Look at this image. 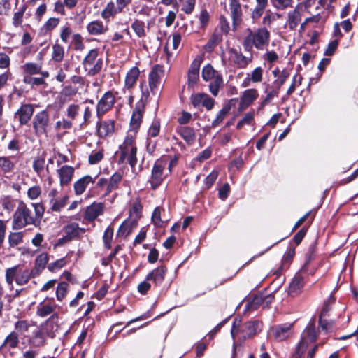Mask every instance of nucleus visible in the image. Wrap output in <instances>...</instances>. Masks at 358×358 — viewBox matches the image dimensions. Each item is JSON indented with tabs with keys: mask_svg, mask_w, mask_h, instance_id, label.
Segmentation results:
<instances>
[{
	"mask_svg": "<svg viewBox=\"0 0 358 358\" xmlns=\"http://www.w3.org/2000/svg\"><path fill=\"white\" fill-rule=\"evenodd\" d=\"M31 209L23 201H20L13 215L12 228L14 230H20L27 225L38 227L41 222L44 214V207L41 203H33Z\"/></svg>",
	"mask_w": 358,
	"mask_h": 358,
	"instance_id": "f257e3e1",
	"label": "nucleus"
},
{
	"mask_svg": "<svg viewBox=\"0 0 358 358\" xmlns=\"http://www.w3.org/2000/svg\"><path fill=\"white\" fill-rule=\"evenodd\" d=\"M247 35L243 39V46L247 52H251L255 47L257 50H262L267 47L270 42V32L266 27H260L252 31L246 30Z\"/></svg>",
	"mask_w": 358,
	"mask_h": 358,
	"instance_id": "f03ea898",
	"label": "nucleus"
},
{
	"mask_svg": "<svg viewBox=\"0 0 358 358\" xmlns=\"http://www.w3.org/2000/svg\"><path fill=\"white\" fill-rule=\"evenodd\" d=\"M135 138L134 134H127L124 142L115 152L118 164L128 163L133 172L136 171L135 166L137 163V148L135 144Z\"/></svg>",
	"mask_w": 358,
	"mask_h": 358,
	"instance_id": "7ed1b4c3",
	"label": "nucleus"
},
{
	"mask_svg": "<svg viewBox=\"0 0 358 358\" xmlns=\"http://www.w3.org/2000/svg\"><path fill=\"white\" fill-rule=\"evenodd\" d=\"M36 275L24 265L17 264L8 268L5 271V280L10 289H13V282L17 285H26L31 278H36Z\"/></svg>",
	"mask_w": 358,
	"mask_h": 358,
	"instance_id": "20e7f679",
	"label": "nucleus"
},
{
	"mask_svg": "<svg viewBox=\"0 0 358 358\" xmlns=\"http://www.w3.org/2000/svg\"><path fill=\"white\" fill-rule=\"evenodd\" d=\"M53 329L54 324L50 320H47L43 324L37 327L28 339L30 347L39 348L45 346L47 337L54 338L55 336Z\"/></svg>",
	"mask_w": 358,
	"mask_h": 358,
	"instance_id": "39448f33",
	"label": "nucleus"
},
{
	"mask_svg": "<svg viewBox=\"0 0 358 358\" xmlns=\"http://www.w3.org/2000/svg\"><path fill=\"white\" fill-rule=\"evenodd\" d=\"M259 323L257 321L248 322L241 327V320L236 317L233 322L231 334L234 340L238 338L245 341L255 335Z\"/></svg>",
	"mask_w": 358,
	"mask_h": 358,
	"instance_id": "423d86ee",
	"label": "nucleus"
},
{
	"mask_svg": "<svg viewBox=\"0 0 358 358\" xmlns=\"http://www.w3.org/2000/svg\"><path fill=\"white\" fill-rule=\"evenodd\" d=\"M174 164V160H171L169 164H168V162L164 159H157L155 162L151 171V176L148 180V183L150 185L152 189L155 190L162 185L166 176V175L164 174V170L166 166L169 165V171L171 172V167Z\"/></svg>",
	"mask_w": 358,
	"mask_h": 358,
	"instance_id": "0eeeda50",
	"label": "nucleus"
},
{
	"mask_svg": "<svg viewBox=\"0 0 358 358\" xmlns=\"http://www.w3.org/2000/svg\"><path fill=\"white\" fill-rule=\"evenodd\" d=\"M32 128L38 138L46 136L50 128V115L46 110L37 113L32 120Z\"/></svg>",
	"mask_w": 358,
	"mask_h": 358,
	"instance_id": "6e6552de",
	"label": "nucleus"
},
{
	"mask_svg": "<svg viewBox=\"0 0 358 358\" xmlns=\"http://www.w3.org/2000/svg\"><path fill=\"white\" fill-rule=\"evenodd\" d=\"M99 51L98 48L90 50L83 61V67L89 76H94L102 69L103 59L99 57Z\"/></svg>",
	"mask_w": 358,
	"mask_h": 358,
	"instance_id": "1a4fd4ad",
	"label": "nucleus"
},
{
	"mask_svg": "<svg viewBox=\"0 0 358 358\" xmlns=\"http://www.w3.org/2000/svg\"><path fill=\"white\" fill-rule=\"evenodd\" d=\"M57 308L58 306L55 303L54 298L46 297L37 305L36 314L42 318L51 315L48 320L53 323L52 318L58 317L57 313H55Z\"/></svg>",
	"mask_w": 358,
	"mask_h": 358,
	"instance_id": "9d476101",
	"label": "nucleus"
},
{
	"mask_svg": "<svg viewBox=\"0 0 358 358\" xmlns=\"http://www.w3.org/2000/svg\"><path fill=\"white\" fill-rule=\"evenodd\" d=\"M164 76V69L163 66L156 64L153 66L148 74V85L150 92L155 95L159 90L162 78Z\"/></svg>",
	"mask_w": 358,
	"mask_h": 358,
	"instance_id": "9b49d317",
	"label": "nucleus"
},
{
	"mask_svg": "<svg viewBox=\"0 0 358 358\" xmlns=\"http://www.w3.org/2000/svg\"><path fill=\"white\" fill-rule=\"evenodd\" d=\"M145 106H144V102L143 101H138L133 110L131 122H130V131L128 134H134L138 130L143 117Z\"/></svg>",
	"mask_w": 358,
	"mask_h": 358,
	"instance_id": "f8f14e48",
	"label": "nucleus"
},
{
	"mask_svg": "<svg viewBox=\"0 0 358 358\" xmlns=\"http://www.w3.org/2000/svg\"><path fill=\"white\" fill-rule=\"evenodd\" d=\"M316 339L317 334L315 325L313 323H309L302 334L301 341L296 346L297 352L304 353L309 343L315 342Z\"/></svg>",
	"mask_w": 358,
	"mask_h": 358,
	"instance_id": "ddd939ff",
	"label": "nucleus"
},
{
	"mask_svg": "<svg viewBox=\"0 0 358 358\" xmlns=\"http://www.w3.org/2000/svg\"><path fill=\"white\" fill-rule=\"evenodd\" d=\"M115 102V94L111 91L106 92L96 105V115L101 119L103 115L109 111Z\"/></svg>",
	"mask_w": 358,
	"mask_h": 358,
	"instance_id": "4468645a",
	"label": "nucleus"
},
{
	"mask_svg": "<svg viewBox=\"0 0 358 358\" xmlns=\"http://www.w3.org/2000/svg\"><path fill=\"white\" fill-rule=\"evenodd\" d=\"M190 101L196 108H205L207 110L213 109L215 100L206 93H195L190 96Z\"/></svg>",
	"mask_w": 358,
	"mask_h": 358,
	"instance_id": "2eb2a0df",
	"label": "nucleus"
},
{
	"mask_svg": "<svg viewBox=\"0 0 358 358\" xmlns=\"http://www.w3.org/2000/svg\"><path fill=\"white\" fill-rule=\"evenodd\" d=\"M229 59L238 69H245L252 62V57L244 56L240 50L235 48L228 50Z\"/></svg>",
	"mask_w": 358,
	"mask_h": 358,
	"instance_id": "dca6fc26",
	"label": "nucleus"
},
{
	"mask_svg": "<svg viewBox=\"0 0 358 358\" xmlns=\"http://www.w3.org/2000/svg\"><path fill=\"white\" fill-rule=\"evenodd\" d=\"M230 15L234 29L239 26L243 20V10L241 0H229Z\"/></svg>",
	"mask_w": 358,
	"mask_h": 358,
	"instance_id": "f3484780",
	"label": "nucleus"
},
{
	"mask_svg": "<svg viewBox=\"0 0 358 358\" xmlns=\"http://www.w3.org/2000/svg\"><path fill=\"white\" fill-rule=\"evenodd\" d=\"M34 108L31 104H22L18 110L15 112L14 117L17 119L20 125L27 124L31 120Z\"/></svg>",
	"mask_w": 358,
	"mask_h": 358,
	"instance_id": "a211bd4d",
	"label": "nucleus"
},
{
	"mask_svg": "<svg viewBox=\"0 0 358 358\" xmlns=\"http://www.w3.org/2000/svg\"><path fill=\"white\" fill-rule=\"evenodd\" d=\"M97 178V176L93 177L90 175H85L79 178L73 184L75 194L76 196L82 195L90 185L95 183Z\"/></svg>",
	"mask_w": 358,
	"mask_h": 358,
	"instance_id": "6ab92c4d",
	"label": "nucleus"
},
{
	"mask_svg": "<svg viewBox=\"0 0 358 358\" xmlns=\"http://www.w3.org/2000/svg\"><path fill=\"white\" fill-rule=\"evenodd\" d=\"M292 324H283L275 326L270 329V334L278 341H284L292 334Z\"/></svg>",
	"mask_w": 358,
	"mask_h": 358,
	"instance_id": "aec40b11",
	"label": "nucleus"
},
{
	"mask_svg": "<svg viewBox=\"0 0 358 358\" xmlns=\"http://www.w3.org/2000/svg\"><path fill=\"white\" fill-rule=\"evenodd\" d=\"M104 211V204L101 202H93L85 210L84 218L88 222L95 220Z\"/></svg>",
	"mask_w": 358,
	"mask_h": 358,
	"instance_id": "412c9836",
	"label": "nucleus"
},
{
	"mask_svg": "<svg viewBox=\"0 0 358 358\" xmlns=\"http://www.w3.org/2000/svg\"><path fill=\"white\" fill-rule=\"evenodd\" d=\"M302 19V13L299 5H297L293 10L287 14L286 26L290 30H295L300 24Z\"/></svg>",
	"mask_w": 358,
	"mask_h": 358,
	"instance_id": "4be33fe9",
	"label": "nucleus"
},
{
	"mask_svg": "<svg viewBox=\"0 0 358 358\" xmlns=\"http://www.w3.org/2000/svg\"><path fill=\"white\" fill-rule=\"evenodd\" d=\"M86 30L90 35L98 36L106 34L108 31V27L101 20H95L87 24Z\"/></svg>",
	"mask_w": 358,
	"mask_h": 358,
	"instance_id": "5701e85b",
	"label": "nucleus"
},
{
	"mask_svg": "<svg viewBox=\"0 0 358 358\" xmlns=\"http://www.w3.org/2000/svg\"><path fill=\"white\" fill-rule=\"evenodd\" d=\"M123 12L119 6L113 1H108L101 12V17L106 22L113 20L115 15Z\"/></svg>",
	"mask_w": 358,
	"mask_h": 358,
	"instance_id": "b1692460",
	"label": "nucleus"
},
{
	"mask_svg": "<svg viewBox=\"0 0 358 358\" xmlns=\"http://www.w3.org/2000/svg\"><path fill=\"white\" fill-rule=\"evenodd\" d=\"M15 164L10 157H0V176L10 179L14 172Z\"/></svg>",
	"mask_w": 358,
	"mask_h": 358,
	"instance_id": "393cba45",
	"label": "nucleus"
},
{
	"mask_svg": "<svg viewBox=\"0 0 358 358\" xmlns=\"http://www.w3.org/2000/svg\"><path fill=\"white\" fill-rule=\"evenodd\" d=\"M201 62L200 59H196L190 65L187 73V85L189 87H193L199 80Z\"/></svg>",
	"mask_w": 358,
	"mask_h": 358,
	"instance_id": "a878e982",
	"label": "nucleus"
},
{
	"mask_svg": "<svg viewBox=\"0 0 358 358\" xmlns=\"http://www.w3.org/2000/svg\"><path fill=\"white\" fill-rule=\"evenodd\" d=\"M140 76V70L137 66H133L128 71L124 79V90L131 91L136 85Z\"/></svg>",
	"mask_w": 358,
	"mask_h": 358,
	"instance_id": "bb28decb",
	"label": "nucleus"
},
{
	"mask_svg": "<svg viewBox=\"0 0 358 358\" xmlns=\"http://www.w3.org/2000/svg\"><path fill=\"white\" fill-rule=\"evenodd\" d=\"M182 36L178 32H175L172 34L171 41L170 42V37L169 38L166 44L164 47V51L166 55L167 62H169L173 56V52L170 50V45L173 50H177L180 45Z\"/></svg>",
	"mask_w": 358,
	"mask_h": 358,
	"instance_id": "cd10ccee",
	"label": "nucleus"
},
{
	"mask_svg": "<svg viewBox=\"0 0 358 358\" xmlns=\"http://www.w3.org/2000/svg\"><path fill=\"white\" fill-rule=\"evenodd\" d=\"M74 171L73 167L68 165H64L57 170L61 186L67 185L71 182Z\"/></svg>",
	"mask_w": 358,
	"mask_h": 358,
	"instance_id": "c85d7f7f",
	"label": "nucleus"
},
{
	"mask_svg": "<svg viewBox=\"0 0 358 358\" xmlns=\"http://www.w3.org/2000/svg\"><path fill=\"white\" fill-rule=\"evenodd\" d=\"M166 273V268L164 266H160L157 268L152 270L146 276V280L152 281L155 285H160L165 277Z\"/></svg>",
	"mask_w": 358,
	"mask_h": 358,
	"instance_id": "c756f323",
	"label": "nucleus"
},
{
	"mask_svg": "<svg viewBox=\"0 0 358 358\" xmlns=\"http://www.w3.org/2000/svg\"><path fill=\"white\" fill-rule=\"evenodd\" d=\"M49 260V255L47 252H41L37 255L35 262L34 266L31 268L36 276H38L41 272L45 269Z\"/></svg>",
	"mask_w": 358,
	"mask_h": 358,
	"instance_id": "7c9ffc66",
	"label": "nucleus"
},
{
	"mask_svg": "<svg viewBox=\"0 0 358 358\" xmlns=\"http://www.w3.org/2000/svg\"><path fill=\"white\" fill-rule=\"evenodd\" d=\"M176 132L188 144L192 145L196 139L195 132L193 128L180 126L176 128Z\"/></svg>",
	"mask_w": 358,
	"mask_h": 358,
	"instance_id": "2f4dec72",
	"label": "nucleus"
},
{
	"mask_svg": "<svg viewBox=\"0 0 358 358\" xmlns=\"http://www.w3.org/2000/svg\"><path fill=\"white\" fill-rule=\"evenodd\" d=\"M258 96L257 90L255 89H248L244 91L240 99V108L248 107Z\"/></svg>",
	"mask_w": 358,
	"mask_h": 358,
	"instance_id": "473e14b6",
	"label": "nucleus"
},
{
	"mask_svg": "<svg viewBox=\"0 0 358 358\" xmlns=\"http://www.w3.org/2000/svg\"><path fill=\"white\" fill-rule=\"evenodd\" d=\"M64 231L66 234V238L69 240L78 238L80 234L85 232L84 228L79 227L78 223L72 222L64 227Z\"/></svg>",
	"mask_w": 358,
	"mask_h": 358,
	"instance_id": "72a5a7b5",
	"label": "nucleus"
},
{
	"mask_svg": "<svg viewBox=\"0 0 358 358\" xmlns=\"http://www.w3.org/2000/svg\"><path fill=\"white\" fill-rule=\"evenodd\" d=\"M41 77H32L28 75H24L23 83L31 86H40L45 84V79L49 76L47 71H43L40 74Z\"/></svg>",
	"mask_w": 358,
	"mask_h": 358,
	"instance_id": "f704fd0d",
	"label": "nucleus"
},
{
	"mask_svg": "<svg viewBox=\"0 0 358 358\" xmlns=\"http://www.w3.org/2000/svg\"><path fill=\"white\" fill-rule=\"evenodd\" d=\"M303 285V278L300 275H296L289 285V294L292 296L297 295L301 292Z\"/></svg>",
	"mask_w": 358,
	"mask_h": 358,
	"instance_id": "c9c22d12",
	"label": "nucleus"
},
{
	"mask_svg": "<svg viewBox=\"0 0 358 358\" xmlns=\"http://www.w3.org/2000/svg\"><path fill=\"white\" fill-rule=\"evenodd\" d=\"M122 179V175L120 172L114 173L108 180V185L106 188V192L103 194L104 196L110 194L113 191L116 190L119 187V184Z\"/></svg>",
	"mask_w": 358,
	"mask_h": 358,
	"instance_id": "e433bc0d",
	"label": "nucleus"
},
{
	"mask_svg": "<svg viewBox=\"0 0 358 358\" xmlns=\"http://www.w3.org/2000/svg\"><path fill=\"white\" fill-rule=\"evenodd\" d=\"M223 34L218 29H215L204 48L206 51H212L223 39Z\"/></svg>",
	"mask_w": 358,
	"mask_h": 358,
	"instance_id": "4c0bfd02",
	"label": "nucleus"
},
{
	"mask_svg": "<svg viewBox=\"0 0 358 358\" xmlns=\"http://www.w3.org/2000/svg\"><path fill=\"white\" fill-rule=\"evenodd\" d=\"M97 129L99 135L101 137H106L113 133L114 130V122L113 120H106L97 122Z\"/></svg>",
	"mask_w": 358,
	"mask_h": 358,
	"instance_id": "58836bf2",
	"label": "nucleus"
},
{
	"mask_svg": "<svg viewBox=\"0 0 358 358\" xmlns=\"http://www.w3.org/2000/svg\"><path fill=\"white\" fill-rule=\"evenodd\" d=\"M22 69L23 70L24 75H35V74H41L43 71L42 65L41 64L34 63V62H27L22 66Z\"/></svg>",
	"mask_w": 358,
	"mask_h": 358,
	"instance_id": "ea45409f",
	"label": "nucleus"
},
{
	"mask_svg": "<svg viewBox=\"0 0 358 358\" xmlns=\"http://www.w3.org/2000/svg\"><path fill=\"white\" fill-rule=\"evenodd\" d=\"M210 80L211 82L209 84V90L214 96H217L220 89L223 86L222 76V74H217L215 78Z\"/></svg>",
	"mask_w": 358,
	"mask_h": 358,
	"instance_id": "a19ab883",
	"label": "nucleus"
},
{
	"mask_svg": "<svg viewBox=\"0 0 358 358\" xmlns=\"http://www.w3.org/2000/svg\"><path fill=\"white\" fill-rule=\"evenodd\" d=\"M131 27L138 38H143L146 36L145 24L143 21L136 19L132 22Z\"/></svg>",
	"mask_w": 358,
	"mask_h": 358,
	"instance_id": "79ce46f5",
	"label": "nucleus"
},
{
	"mask_svg": "<svg viewBox=\"0 0 358 358\" xmlns=\"http://www.w3.org/2000/svg\"><path fill=\"white\" fill-rule=\"evenodd\" d=\"M231 110L230 105H225L222 107V108L218 112L216 115L215 120L212 122L211 126L212 127H216L219 126L223 120L225 119L227 115L229 114Z\"/></svg>",
	"mask_w": 358,
	"mask_h": 358,
	"instance_id": "37998d69",
	"label": "nucleus"
},
{
	"mask_svg": "<svg viewBox=\"0 0 358 358\" xmlns=\"http://www.w3.org/2000/svg\"><path fill=\"white\" fill-rule=\"evenodd\" d=\"M32 324L27 320H18L14 324L15 331L18 335H24L28 332Z\"/></svg>",
	"mask_w": 358,
	"mask_h": 358,
	"instance_id": "c03bdc74",
	"label": "nucleus"
},
{
	"mask_svg": "<svg viewBox=\"0 0 358 358\" xmlns=\"http://www.w3.org/2000/svg\"><path fill=\"white\" fill-rule=\"evenodd\" d=\"M19 344V335L17 332L11 331L5 338L3 345L13 349Z\"/></svg>",
	"mask_w": 358,
	"mask_h": 358,
	"instance_id": "a18cd8bd",
	"label": "nucleus"
},
{
	"mask_svg": "<svg viewBox=\"0 0 358 358\" xmlns=\"http://www.w3.org/2000/svg\"><path fill=\"white\" fill-rule=\"evenodd\" d=\"M64 48L62 45L55 43L52 45L51 57L55 62H61L64 59Z\"/></svg>",
	"mask_w": 358,
	"mask_h": 358,
	"instance_id": "49530a36",
	"label": "nucleus"
},
{
	"mask_svg": "<svg viewBox=\"0 0 358 358\" xmlns=\"http://www.w3.org/2000/svg\"><path fill=\"white\" fill-rule=\"evenodd\" d=\"M69 196H64L59 199H50V208L52 211L59 212L62 208H64L67 202H68Z\"/></svg>",
	"mask_w": 358,
	"mask_h": 358,
	"instance_id": "de8ad7c7",
	"label": "nucleus"
},
{
	"mask_svg": "<svg viewBox=\"0 0 358 358\" xmlns=\"http://www.w3.org/2000/svg\"><path fill=\"white\" fill-rule=\"evenodd\" d=\"M69 285L66 282H61L56 289V298L58 301H62L69 292Z\"/></svg>",
	"mask_w": 358,
	"mask_h": 358,
	"instance_id": "09e8293b",
	"label": "nucleus"
},
{
	"mask_svg": "<svg viewBox=\"0 0 358 358\" xmlns=\"http://www.w3.org/2000/svg\"><path fill=\"white\" fill-rule=\"evenodd\" d=\"M217 74H221L215 71L210 64L206 65L202 69V78L205 81H210L215 78Z\"/></svg>",
	"mask_w": 358,
	"mask_h": 358,
	"instance_id": "8fccbe9b",
	"label": "nucleus"
},
{
	"mask_svg": "<svg viewBox=\"0 0 358 358\" xmlns=\"http://www.w3.org/2000/svg\"><path fill=\"white\" fill-rule=\"evenodd\" d=\"M273 6L278 10H284L293 7L294 0H271Z\"/></svg>",
	"mask_w": 358,
	"mask_h": 358,
	"instance_id": "3c124183",
	"label": "nucleus"
},
{
	"mask_svg": "<svg viewBox=\"0 0 358 358\" xmlns=\"http://www.w3.org/2000/svg\"><path fill=\"white\" fill-rule=\"evenodd\" d=\"M151 8L145 4L140 5L138 3H134L132 5V11L138 15L149 16L150 15Z\"/></svg>",
	"mask_w": 358,
	"mask_h": 358,
	"instance_id": "603ef678",
	"label": "nucleus"
},
{
	"mask_svg": "<svg viewBox=\"0 0 358 358\" xmlns=\"http://www.w3.org/2000/svg\"><path fill=\"white\" fill-rule=\"evenodd\" d=\"M67 264V260L65 257H62L56 260L54 262H52L48 265V269L52 273L57 272L63 267H64Z\"/></svg>",
	"mask_w": 358,
	"mask_h": 358,
	"instance_id": "864d4df0",
	"label": "nucleus"
},
{
	"mask_svg": "<svg viewBox=\"0 0 358 358\" xmlns=\"http://www.w3.org/2000/svg\"><path fill=\"white\" fill-rule=\"evenodd\" d=\"M160 131V122L159 120H154L148 130V138L157 137Z\"/></svg>",
	"mask_w": 358,
	"mask_h": 358,
	"instance_id": "5fc2aeb1",
	"label": "nucleus"
},
{
	"mask_svg": "<svg viewBox=\"0 0 358 358\" xmlns=\"http://www.w3.org/2000/svg\"><path fill=\"white\" fill-rule=\"evenodd\" d=\"M72 45L76 51H83L85 49L83 38L80 34H74L72 36Z\"/></svg>",
	"mask_w": 358,
	"mask_h": 358,
	"instance_id": "6e6d98bb",
	"label": "nucleus"
},
{
	"mask_svg": "<svg viewBox=\"0 0 358 358\" xmlns=\"http://www.w3.org/2000/svg\"><path fill=\"white\" fill-rule=\"evenodd\" d=\"M23 234L22 232H12L8 236L10 246L15 247L22 242Z\"/></svg>",
	"mask_w": 358,
	"mask_h": 358,
	"instance_id": "4d7b16f0",
	"label": "nucleus"
},
{
	"mask_svg": "<svg viewBox=\"0 0 358 358\" xmlns=\"http://www.w3.org/2000/svg\"><path fill=\"white\" fill-rule=\"evenodd\" d=\"M162 210L163 209L160 207H157L152 213V222L157 227H162L164 224V222L161 218V213Z\"/></svg>",
	"mask_w": 358,
	"mask_h": 358,
	"instance_id": "13d9d810",
	"label": "nucleus"
},
{
	"mask_svg": "<svg viewBox=\"0 0 358 358\" xmlns=\"http://www.w3.org/2000/svg\"><path fill=\"white\" fill-rule=\"evenodd\" d=\"M72 34V29L69 24L62 26L60 29V38L64 43H67Z\"/></svg>",
	"mask_w": 358,
	"mask_h": 358,
	"instance_id": "bf43d9fd",
	"label": "nucleus"
},
{
	"mask_svg": "<svg viewBox=\"0 0 358 358\" xmlns=\"http://www.w3.org/2000/svg\"><path fill=\"white\" fill-rule=\"evenodd\" d=\"M198 18L200 22L201 28L204 29L208 26L210 21V14L206 9H202L198 15Z\"/></svg>",
	"mask_w": 358,
	"mask_h": 358,
	"instance_id": "052dcab7",
	"label": "nucleus"
},
{
	"mask_svg": "<svg viewBox=\"0 0 358 358\" xmlns=\"http://www.w3.org/2000/svg\"><path fill=\"white\" fill-rule=\"evenodd\" d=\"M289 77V72L287 69H283L281 71L280 73L278 76V78L273 83L275 87L279 90Z\"/></svg>",
	"mask_w": 358,
	"mask_h": 358,
	"instance_id": "680f3d73",
	"label": "nucleus"
},
{
	"mask_svg": "<svg viewBox=\"0 0 358 358\" xmlns=\"http://www.w3.org/2000/svg\"><path fill=\"white\" fill-rule=\"evenodd\" d=\"M113 236V229L110 227H108L104 231V234L103 236V240L104 243V245L107 249H110L111 248V243Z\"/></svg>",
	"mask_w": 358,
	"mask_h": 358,
	"instance_id": "e2e57ef3",
	"label": "nucleus"
},
{
	"mask_svg": "<svg viewBox=\"0 0 358 358\" xmlns=\"http://www.w3.org/2000/svg\"><path fill=\"white\" fill-rule=\"evenodd\" d=\"M263 69L261 67L255 68L247 76L253 83H259L262 80Z\"/></svg>",
	"mask_w": 358,
	"mask_h": 358,
	"instance_id": "0e129e2a",
	"label": "nucleus"
},
{
	"mask_svg": "<svg viewBox=\"0 0 358 358\" xmlns=\"http://www.w3.org/2000/svg\"><path fill=\"white\" fill-rule=\"evenodd\" d=\"M26 8V6H23L18 12L14 13L13 17V24L14 27H17L22 23L23 15Z\"/></svg>",
	"mask_w": 358,
	"mask_h": 358,
	"instance_id": "69168bd1",
	"label": "nucleus"
},
{
	"mask_svg": "<svg viewBox=\"0 0 358 358\" xmlns=\"http://www.w3.org/2000/svg\"><path fill=\"white\" fill-rule=\"evenodd\" d=\"M1 203L3 209L9 212L13 211L15 206V200L8 196H6L3 198H2L1 200Z\"/></svg>",
	"mask_w": 358,
	"mask_h": 358,
	"instance_id": "338daca9",
	"label": "nucleus"
},
{
	"mask_svg": "<svg viewBox=\"0 0 358 358\" xmlns=\"http://www.w3.org/2000/svg\"><path fill=\"white\" fill-rule=\"evenodd\" d=\"M254 120V113L250 112L245 114L243 117L238 122L237 129L242 128L245 124H251Z\"/></svg>",
	"mask_w": 358,
	"mask_h": 358,
	"instance_id": "774afa93",
	"label": "nucleus"
}]
</instances>
